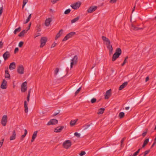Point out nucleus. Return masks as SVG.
<instances>
[{
  "label": "nucleus",
  "instance_id": "f257e3e1",
  "mask_svg": "<svg viewBox=\"0 0 156 156\" xmlns=\"http://www.w3.org/2000/svg\"><path fill=\"white\" fill-rule=\"evenodd\" d=\"M101 38L103 41L105 42L107 47L109 50V54L111 55L112 52L113 48L112 45L110 44L111 43L109 39L104 36H102Z\"/></svg>",
  "mask_w": 156,
  "mask_h": 156
},
{
  "label": "nucleus",
  "instance_id": "f03ea898",
  "mask_svg": "<svg viewBox=\"0 0 156 156\" xmlns=\"http://www.w3.org/2000/svg\"><path fill=\"white\" fill-rule=\"evenodd\" d=\"M78 56L76 55H75L73 58L71 60V62L70 64V67L72 68L74 65H76L77 64L78 62Z\"/></svg>",
  "mask_w": 156,
  "mask_h": 156
},
{
  "label": "nucleus",
  "instance_id": "7ed1b4c3",
  "mask_svg": "<svg viewBox=\"0 0 156 156\" xmlns=\"http://www.w3.org/2000/svg\"><path fill=\"white\" fill-rule=\"evenodd\" d=\"M71 143L69 140H66L63 144V146L66 149H68L71 145Z\"/></svg>",
  "mask_w": 156,
  "mask_h": 156
},
{
  "label": "nucleus",
  "instance_id": "20e7f679",
  "mask_svg": "<svg viewBox=\"0 0 156 156\" xmlns=\"http://www.w3.org/2000/svg\"><path fill=\"white\" fill-rule=\"evenodd\" d=\"M81 3L78 2L71 5V7L74 9H78L81 5Z\"/></svg>",
  "mask_w": 156,
  "mask_h": 156
},
{
  "label": "nucleus",
  "instance_id": "39448f33",
  "mask_svg": "<svg viewBox=\"0 0 156 156\" xmlns=\"http://www.w3.org/2000/svg\"><path fill=\"white\" fill-rule=\"evenodd\" d=\"M76 33L74 32H71L66 35L62 40V41H65L67 40L69 38L74 35Z\"/></svg>",
  "mask_w": 156,
  "mask_h": 156
},
{
  "label": "nucleus",
  "instance_id": "423d86ee",
  "mask_svg": "<svg viewBox=\"0 0 156 156\" xmlns=\"http://www.w3.org/2000/svg\"><path fill=\"white\" fill-rule=\"evenodd\" d=\"M47 40V38L46 37H42L41 40V48L43 47L46 44Z\"/></svg>",
  "mask_w": 156,
  "mask_h": 156
},
{
  "label": "nucleus",
  "instance_id": "0eeeda50",
  "mask_svg": "<svg viewBox=\"0 0 156 156\" xmlns=\"http://www.w3.org/2000/svg\"><path fill=\"white\" fill-rule=\"evenodd\" d=\"M7 121V116L6 115H4L2 118L1 120V123L4 126H6V123Z\"/></svg>",
  "mask_w": 156,
  "mask_h": 156
},
{
  "label": "nucleus",
  "instance_id": "6e6552de",
  "mask_svg": "<svg viewBox=\"0 0 156 156\" xmlns=\"http://www.w3.org/2000/svg\"><path fill=\"white\" fill-rule=\"evenodd\" d=\"M58 121L56 119H51L48 123L47 125H55L58 123Z\"/></svg>",
  "mask_w": 156,
  "mask_h": 156
},
{
  "label": "nucleus",
  "instance_id": "1a4fd4ad",
  "mask_svg": "<svg viewBox=\"0 0 156 156\" xmlns=\"http://www.w3.org/2000/svg\"><path fill=\"white\" fill-rule=\"evenodd\" d=\"M17 72L20 74H23L24 73V68L22 65H20L17 69Z\"/></svg>",
  "mask_w": 156,
  "mask_h": 156
},
{
  "label": "nucleus",
  "instance_id": "9d476101",
  "mask_svg": "<svg viewBox=\"0 0 156 156\" xmlns=\"http://www.w3.org/2000/svg\"><path fill=\"white\" fill-rule=\"evenodd\" d=\"M7 81L3 79L0 86L1 88L3 89H6L7 88Z\"/></svg>",
  "mask_w": 156,
  "mask_h": 156
},
{
  "label": "nucleus",
  "instance_id": "9b49d317",
  "mask_svg": "<svg viewBox=\"0 0 156 156\" xmlns=\"http://www.w3.org/2000/svg\"><path fill=\"white\" fill-rule=\"evenodd\" d=\"M97 8V7L95 6H93L90 7L87 10V12L88 13H91L95 11Z\"/></svg>",
  "mask_w": 156,
  "mask_h": 156
},
{
  "label": "nucleus",
  "instance_id": "f8f14e48",
  "mask_svg": "<svg viewBox=\"0 0 156 156\" xmlns=\"http://www.w3.org/2000/svg\"><path fill=\"white\" fill-rule=\"evenodd\" d=\"M10 53L8 51H6L3 55V57L5 60H6L10 57Z\"/></svg>",
  "mask_w": 156,
  "mask_h": 156
},
{
  "label": "nucleus",
  "instance_id": "ddd939ff",
  "mask_svg": "<svg viewBox=\"0 0 156 156\" xmlns=\"http://www.w3.org/2000/svg\"><path fill=\"white\" fill-rule=\"evenodd\" d=\"M111 89L108 90L106 92V93L105 95V99H108L109 97L111 95Z\"/></svg>",
  "mask_w": 156,
  "mask_h": 156
},
{
  "label": "nucleus",
  "instance_id": "4468645a",
  "mask_svg": "<svg viewBox=\"0 0 156 156\" xmlns=\"http://www.w3.org/2000/svg\"><path fill=\"white\" fill-rule=\"evenodd\" d=\"M64 128L63 126H58L55 128L54 129V132L56 133H58L61 132Z\"/></svg>",
  "mask_w": 156,
  "mask_h": 156
},
{
  "label": "nucleus",
  "instance_id": "2eb2a0df",
  "mask_svg": "<svg viewBox=\"0 0 156 156\" xmlns=\"http://www.w3.org/2000/svg\"><path fill=\"white\" fill-rule=\"evenodd\" d=\"M52 21V19L51 18H49L48 19H47L45 21L44 24L45 25L47 26L48 27L49 26L50 24V23Z\"/></svg>",
  "mask_w": 156,
  "mask_h": 156
},
{
  "label": "nucleus",
  "instance_id": "dca6fc26",
  "mask_svg": "<svg viewBox=\"0 0 156 156\" xmlns=\"http://www.w3.org/2000/svg\"><path fill=\"white\" fill-rule=\"evenodd\" d=\"M5 78H7L9 79L10 78V75L9 73L8 68L5 70Z\"/></svg>",
  "mask_w": 156,
  "mask_h": 156
},
{
  "label": "nucleus",
  "instance_id": "f3484780",
  "mask_svg": "<svg viewBox=\"0 0 156 156\" xmlns=\"http://www.w3.org/2000/svg\"><path fill=\"white\" fill-rule=\"evenodd\" d=\"M16 64L14 62H12L11 63L9 66V69L12 70L15 69L16 68Z\"/></svg>",
  "mask_w": 156,
  "mask_h": 156
},
{
  "label": "nucleus",
  "instance_id": "a211bd4d",
  "mask_svg": "<svg viewBox=\"0 0 156 156\" xmlns=\"http://www.w3.org/2000/svg\"><path fill=\"white\" fill-rule=\"evenodd\" d=\"M128 82H125L124 83H123L122 85H121L119 88V90H121L123 89L124 87H125L127 85Z\"/></svg>",
  "mask_w": 156,
  "mask_h": 156
},
{
  "label": "nucleus",
  "instance_id": "6ab92c4d",
  "mask_svg": "<svg viewBox=\"0 0 156 156\" xmlns=\"http://www.w3.org/2000/svg\"><path fill=\"white\" fill-rule=\"evenodd\" d=\"M63 30L62 29L60 30L59 32L56 34L55 37V39L57 40L58 38L60 37V36L63 34Z\"/></svg>",
  "mask_w": 156,
  "mask_h": 156
},
{
  "label": "nucleus",
  "instance_id": "aec40b11",
  "mask_svg": "<svg viewBox=\"0 0 156 156\" xmlns=\"http://www.w3.org/2000/svg\"><path fill=\"white\" fill-rule=\"evenodd\" d=\"M37 131H35L34 132L32 136V139L31 140V142H33L34 141L35 139L37 136Z\"/></svg>",
  "mask_w": 156,
  "mask_h": 156
},
{
  "label": "nucleus",
  "instance_id": "412c9836",
  "mask_svg": "<svg viewBox=\"0 0 156 156\" xmlns=\"http://www.w3.org/2000/svg\"><path fill=\"white\" fill-rule=\"evenodd\" d=\"M16 133L15 131L14 130L12 132V135L10 137V140H15L16 139Z\"/></svg>",
  "mask_w": 156,
  "mask_h": 156
},
{
  "label": "nucleus",
  "instance_id": "4be33fe9",
  "mask_svg": "<svg viewBox=\"0 0 156 156\" xmlns=\"http://www.w3.org/2000/svg\"><path fill=\"white\" fill-rule=\"evenodd\" d=\"M122 53V51L121 49L119 48H117L115 51V52L114 54H116L117 55H118L120 56Z\"/></svg>",
  "mask_w": 156,
  "mask_h": 156
},
{
  "label": "nucleus",
  "instance_id": "5701e85b",
  "mask_svg": "<svg viewBox=\"0 0 156 156\" xmlns=\"http://www.w3.org/2000/svg\"><path fill=\"white\" fill-rule=\"evenodd\" d=\"M25 112L26 113H27L28 112V107H27V104L26 101L24 102Z\"/></svg>",
  "mask_w": 156,
  "mask_h": 156
},
{
  "label": "nucleus",
  "instance_id": "b1692460",
  "mask_svg": "<svg viewBox=\"0 0 156 156\" xmlns=\"http://www.w3.org/2000/svg\"><path fill=\"white\" fill-rule=\"evenodd\" d=\"M143 28H139L135 26L133 24H132L131 29L135 30H137L139 29L142 30Z\"/></svg>",
  "mask_w": 156,
  "mask_h": 156
},
{
  "label": "nucleus",
  "instance_id": "393cba45",
  "mask_svg": "<svg viewBox=\"0 0 156 156\" xmlns=\"http://www.w3.org/2000/svg\"><path fill=\"white\" fill-rule=\"evenodd\" d=\"M27 30H24L22 31L19 34L18 36L21 37L23 36L27 32Z\"/></svg>",
  "mask_w": 156,
  "mask_h": 156
},
{
  "label": "nucleus",
  "instance_id": "a878e982",
  "mask_svg": "<svg viewBox=\"0 0 156 156\" xmlns=\"http://www.w3.org/2000/svg\"><path fill=\"white\" fill-rule=\"evenodd\" d=\"M105 109L104 108H101L99 109L98 110V115L101 114L103 113Z\"/></svg>",
  "mask_w": 156,
  "mask_h": 156
},
{
  "label": "nucleus",
  "instance_id": "bb28decb",
  "mask_svg": "<svg viewBox=\"0 0 156 156\" xmlns=\"http://www.w3.org/2000/svg\"><path fill=\"white\" fill-rule=\"evenodd\" d=\"M78 120V119H76L71 120L70 123L71 126H72L76 124V122Z\"/></svg>",
  "mask_w": 156,
  "mask_h": 156
},
{
  "label": "nucleus",
  "instance_id": "cd10ccee",
  "mask_svg": "<svg viewBox=\"0 0 156 156\" xmlns=\"http://www.w3.org/2000/svg\"><path fill=\"white\" fill-rule=\"evenodd\" d=\"M119 56L118 55H117L116 54H114L112 58V61H115L117 58H118Z\"/></svg>",
  "mask_w": 156,
  "mask_h": 156
},
{
  "label": "nucleus",
  "instance_id": "c85d7f7f",
  "mask_svg": "<svg viewBox=\"0 0 156 156\" xmlns=\"http://www.w3.org/2000/svg\"><path fill=\"white\" fill-rule=\"evenodd\" d=\"M27 133V131L26 129H25L24 130V134L23 135L20 137V139L21 140H23V139L25 137Z\"/></svg>",
  "mask_w": 156,
  "mask_h": 156
},
{
  "label": "nucleus",
  "instance_id": "c756f323",
  "mask_svg": "<svg viewBox=\"0 0 156 156\" xmlns=\"http://www.w3.org/2000/svg\"><path fill=\"white\" fill-rule=\"evenodd\" d=\"M149 141V139L147 138L145 140L142 146V148H144L145 146L147 144Z\"/></svg>",
  "mask_w": 156,
  "mask_h": 156
},
{
  "label": "nucleus",
  "instance_id": "7c9ffc66",
  "mask_svg": "<svg viewBox=\"0 0 156 156\" xmlns=\"http://www.w3.org/2000/svg\"><path fill=\"white\" fill-rule=\"evenodd\" d=\"M80 17L78 16L73 19L71 21V23H73L77 22L79 19Z\"/></svg>",
  "mask_w": 156,
  "mask_h": 156
},
{
  "label": "nucleus",
  "instance_id": "2f4dec72",
  "mask_svg": "<svg viewBox=\"0 0 156 156\" xmlns=\"http://www.w3.org/2000/svg\"><path fill=\"white\" fill-rule=\"evenodd\" d=\"M21 30V28L20 27H19L18 28L16 29L14 31V34H16L17 33L20 32Z\"/></svg>",
  "mask_w": 156,
  "mask_h": 156
},
{
  "label": "nucleus",
  "instance_id": "473e14b6",
  "mask_svg": "<svg viewBox=\"0 0 156 156\" xmlns=\"http://www.w3.org/2000/svg\"><path fill=\"white\" fill-rule=\"evenodd\" d=\"M125 116V113L123 112H120L119 115V116L120 119L122 118Z\"/></svg>",
  "mask_w": 156,
  "mask_h": 156
},
{
  "label": "nucleus",
  "instance_id": "72a5a7b5",
  "mask_svg": "<svg viewBox=\"0 0 156 156\" xmlns=\"http://www.w3.org/2000/svg\"><path fill=\"white\" fill-rule=\"evenodd\" d=\"M36 30L38 32H40L41 31L40 24H37L36 27Z\"/></svg>",
  "mask_w": 156,
  "mask_h": 156
},
{
  "label": "nucleus",
  "instance_id": "f704fd0d",
  "mask_svg": "<svg viewBox=\"0 0 156 156\" xmlns=\"http://www.w3.org/2000/svg\"><path fill=\"white\" fill-rule=\"evenodd\" d=\"M31 16V14H30L29 16L27 18V19L26 20V22L24 23L25 24L27 23L30 20Z\"/></svg>",
  "mask_w": 156,
  "mask_h": 156
},
{
  "label": "nucleus",
  "instance_id": "c9c22d12",
  "mask_svg": "<svg viewBox=\"0 0 156 156\" xmlns=\"http://www.w3.org/2000/svg\"><path fill=\"white\" fill-rule=\"evenodd\" d=\"M27 90V87H21V91L22 92H25Z\"/></svg>",
  "mask_w": 156,
  "mask_h": 156
},
{
  "label": "nucleus",
  "instance_id": "e433bc0d",
  "mask_svg": "<svg viewBox=\"0 0 156 156\" xmlns=\"http://www.w3.org/2000/svg\"><path fill=\"white\" fill-rule=\"evenodd\" d=\"M59 71V69L58 68H56L54 70V75L56 76L58 73Z\"/></svg>",
  "mask_w": 156,
  "mask_h": 156
},
{
  "label": "nucleus",
  "instance_id": "4c0bfd02",
  "mask_svg": "<svg viewBox=\"0 0 156 156\" xmlns=\"http://www.w3.org/2000/svg\"><path fill=\"white\" fill-rule=\"evenodd\" d=\"M142 149V148H139L136 152L134 154H133V156H136V155H137L139 153L140 150Z\"/></svg>",
  "mask_w": 156,
  "mask_h": 156
},
{
  "label": "nucleus",
  "instance_id": "58836bf2",
  "mask_svg": "<svg viewBox=\"0 0 156 156\" xmlns=\"http://www.w3.org/2000/svg\"><path fill=\"white\" fill-rule=\"evenodd\" d=\"M70 11V9H68L65 10L64 13L65 14H67L69 13Z\"/></svg>",
  "mask_w": 156,
  "mask_h": 156
},
{
  "label": "nucleus",
  "instance_id": "ea45409f",
  "mask_svg": "<svg viewBox=\"0 0 156 156\" xmlns=\"http://www.w3.org/2000/svg\"><path fill=\"white\" fill-rule=\"evenodd\" d=\"M74 135L77 138H79L80 137V134L77 132H76L74 134Z\"/></svg>",
  "mask_w": 156,
  "mask_h": 156
},
{
  "label": "nucleus",
  "instance_id": "a19ab883",
  "mask_svg": "<svg viewBox=\"0 0 156 156\" xmlns=\"http://www.w3.org/2000/svg\"><path fill=\"white\" fill-rule=\"evenodd\" d=\"M81 87H80L75 92V95H76L79 93L80 90H81Z\"/></svg>",
  "mask_w": 156,
  "mask_h": 156
},
{
  "label": "nucleus",
  "instance_id": "79ce46f5",
  "mask_svg": "<svg viewBox=\"0 0 156 156\" xmlns=\"http://www.w3.org/2000/svg\"><path fill=\"white\" fill-rule=\"evenodd\" d=\"M96 101V99L95 98H93L91 100V102L92 103H94Z\"/></svg>",
  "mask_w": 156,
  "mask_h": 156
},
{
  "label": "nucleus",
  "instance_id": "37998d69",
  "mask_svg": "<svg viewBox=\"0 0 156 156\" xmlns=\"http://www.w3.org/2000/svg\"><path fill=\"white\" fill-rule=\"evenodd\" d=\"M23 41H20V42L18 45L19 47L20 48L21 47L23 46Z\"/></svg>",
  "mask_w": 156,
  "mask_h": 156
},
{
  "label": "nucleus",
  "instance_id": "c03bdc74",
  "mask_svg": "<svg viewBox=\"0 0 156 156\" xmlns=\"http://www.w3.org/2000/svg\"><path fill=\"white\" fill-rule=\"evenodd\" d=\"M150 151V150H149L145 151L144 154V156H145L149 153Z\"/></svg>",
  "mask_w": 156,
  "mask_h": 156
},
{
  "label": "nucleus",
  "instance_id": "a18cd8bd",
  "mask_svg": "<svg viewBox=\"0 0 156 156\" xmlns=\"http://www.w3.org/2000/svg\"><path fill=\"white\" fill-rule=\"evenodd\" d=\"M27 82H26V81L24 82L22 84L21 87H27Z\"/></svg>",
  "mask_w": 156,
  "mask_h": 156
},
{
  "label": "nucleus",
  "instance_id": "49530a36",
  "mask_svg": "<svg viewBox=\"0 0 156 156\" xmlns=\"http://www.w3.org/2000/svg\"><path fill=\"white\" fill-rule=\"evenodd\" d=\"M90 126V125H85L83 126V127H84V129L86 130V129L87 128H88Z\"/></svg>",
  "mask_w": 156,
  "mask_h": 156
},
{
  "label": "nucleus",
  "instance_id": "de8ad7c7",
  "mask_svg": "<svg viewBox=\"0 0 156 156\" xmlns=\"http://www.w3.org/2000/svg\"><path fill=\"white\" fill-rule=\"evenodd\" d=\"M86 154L85 152L84 151H82L79 154V155L80 156H83L85 155Z\"/></svg>",
  "mask_w": 156,
  "mask_h": 156
},
{
  "label": "nucleus",
  "instance_id": "09e8293b",
  "mask_svg": "<svg viewBox=\"0 0 156 156\" xmlns=\"http://www.w3.org/2000/svg\"><path fill=\"white\" fill-rule=\"evenodd\" d=\"M3 10V7L2 5V7L0 8V15H1L2 13Z\"/></svg>",
  "mask_w": 156,
  "mask_h": 156
},
{
  "label": "nucleus",
  "instance_id": "8fccbe9b",
  "mask_svg": "<svg viewBox=\"0 0 156 156\" xmlns=\"http://www.w3.org/2000/svg\"><path fill=\"white\" fill-rule=\"evenodd\" d=\"M125 139H126L125 137H124L121 140V146H122V144L123 143V142L124 141V140H125Z\"/></svg>",
  "mask_w": 156,
  "mask_h": 156
},
{
  "label": "nucleus",
  "instance_id": "3c124183",
  "mask_svg": "<svg viewBox=\"0 0 156 156\" xmlns=\"http://www.w3.org/2000/svg\"><path fill=\"white\" fill-rule=\"evenodd\" d=\"M117 0H110L109 2L110 3H115Z\"/></svg>",
  "mask_w": 156,
  "mask_h": 156
},
{
  "label": "nucleus",
  "instance_id": "603ef678",
  "mask_svg": "<svg viewBox=\"0 0 156 156\" xmlns=\"http://www.w3.org/2000/svg\"><path fill=\"white\" fill-rule=\"evenodd\" d=\"M3 141H4V139H3L0 142V147H1L2 146V145L3 143Z\"/></svg>",
  "mask_w": 156,
  "mask_h": 156
},
{
  "label": "nucleus",
  "instance_id": "864d4df0",
  "mask_svg": "<svg viewBox=\"0 0 156 156\" xmlns=\"http://www.w3.org/2000/svg\"><path fill=\"white\" fill-rule=\"evenodd\" d=\"M59 0H51V2L53 4H55L56 2L58 1Z\"/></svg>",
  "mask_w": 156,
  "mask_h": 156
},
{
  "label": "nucleus",
  "instance_id": "5fc2aeb1",
  "mask_svg": "<svg viewBox=\"0 0 156 156\" xmlns=\"http://www.w3.org/2000/svg\"><path fill=\"white\" fill-rule=\"evenodd\" d=\"M18 51H19V48H16L15 49V50H14V53H16Z\"/></svg>",
  "mask_w": 156,
  "mask_h": 156
},
{
  "label": "nucleus",
  "instance_id": "6e6d98bb",
  "mask_svg": "<svg viewBox=\"0 0 156 156\" xmlns=\"http://www.w3.org/2000/svg\"><path fill=\"white\" fill-rule=\"evenodd\" d=\"M127 62V60L125 59L123 63L122 64V66H124L125 65V64Z\"/></svg>",
  "mask_w": 156,
  "mask_h": 156
},
{
  "label": "nucleus",
  "instance_id": "4d7b16f0",
  "mask_svg": "<svg viewBox=\"0 0 156 156\" xmlns=\"http://www.w3.org/2000/svg\"><path fill=\"white\" fill-rule=\"evenodd\" d=\"M28 1V0H23V3L26 5Z\"/></svg>",
  "mask_w": 156,
  "mask_h": 156
},
{
  "label": "nucleus",
  "instance_id": "13d9d810",
  "mask_svg": "<svg viewBox=\"0 0 156 156\" xmlns=\"http://www.w3.org/2000/svg\"><path fill=\"white\" fill-rule=\"evenodd\" d=\"M3 46V43L2 41H0V48L2 47Z\"/></svg>",
  "mask_w": 156,
  "mask_h": 156
},
{
  "label": "nucleus",
  "instance_id": "bf43d9fd",
  "mask_svg": "<svg viewBox=\"0 0 156 156\" xmlns=\"http://www.w3.org/2000/svg\"><path fill=\"white\" fill-rule=\"evenodd\" d=\"M56 43H53L52 44L51 48H54L56 46Z\"/></svg>",
  "mask_w": 156,
  "mask_h": 156
},
{
  "label": "nucleus",
  "instance_id": "052dcab7",
  "mask_svg": "<svg viewBox=\"0 0 156 156\" xmlns=\"http://www.w3.org/2000/svg\"><path fill=\"white\" fill-rule=\"evenodd\" d=\"M147 133V132H145L142 133V135L143 136V137H144L145 136Z\"/></svg>",
  "mask_w": 156,
  "mask_h": 156
},
{
  "label": "nucleus",
  "instance_id": "680f3d73",
  "mask_svg": "<svg viewBox=\"0 0 156 156\" xmlns=\"http://www.w3.org/2000/svg\"><path fill=\"white\" fill-rule=\"evenodd\" d=\"M30 95H28L27 97V100L28 102L30 100Z\"/></svg>",
  "mask_w": 156,
  "mask_h": 156
},
{
  "label": "nucleus",
  "instance_id": "e2e57ef3",
  "mask_svg": "<svg viewBox=\"0 0 156 156\" xmlns=\"http://www.w3.org/2000/svg\"><path fill=\"white\" fill-rule=\"evenodd\" d=\"M149 80V77L147 76V77H146V79H145V81L146 82H147V81Z\"/></svg>",
  "mask_w": 156,
  "mask_h": 156
},
{
  "label": "nucleus",
  "instance_id": "0e129e2a",
  "mask_svg": "<svg viewBox=\"0 0 156 156\" xmlns=\"http://www.w3.org/2000/svg\"><path fill=\"white\" fill-rule=\"evenodd\" d=\"M135 7H136V5H135L134 7L132 9V13H133V12L134 11L135 9Z\"/></svg>",
  "mask_w": 156,
  "mask_h": 156
},
{
  "label": "nucleus",
  "instance_id": "69168bd1",
  "mask_svg": "<svg viewBox=\"0 0 156 156\" xmlns=\"http://www.w3.org/2000/svg\"><path fill=\"white\" fill-rule=\"evenodd\" d=\"M50 12H52V13H53L55 12V11L53 10L52 9H50Z\"/></svg>",
  "mask_w": 156,
  "mask_h": 156
},
{
  "label": "nucleus",
  "instance_id": "338daca9",
  "mask_svg": "<svg viewBox=\"0 0 156 156\" xmlns=\"http://www.w3.org/2000/svg\"><path fill=\"white\" fill-rule=\"evenodd\" d=\"M31 89H30L28 90V95H30V92H31Z\"/></svg>",
  "mask_w": 156,
  "mask_h": 156
},
{
  "label": "nucleus",
  "instance_id": "774afa93",
  "mask_svg": "<svg viewBox=\"0 0 156 156\" xmlns=\"http://www.w3.org/2000/svg\"><path fill=\"white\" fill-rule=\"evenodd\" d=\"M58 113H55L53 114V116H55L56 115L58 114Z\"/></svg>",
  "mask_w": 156,
  "mask_h": 156
}]
</instances>
